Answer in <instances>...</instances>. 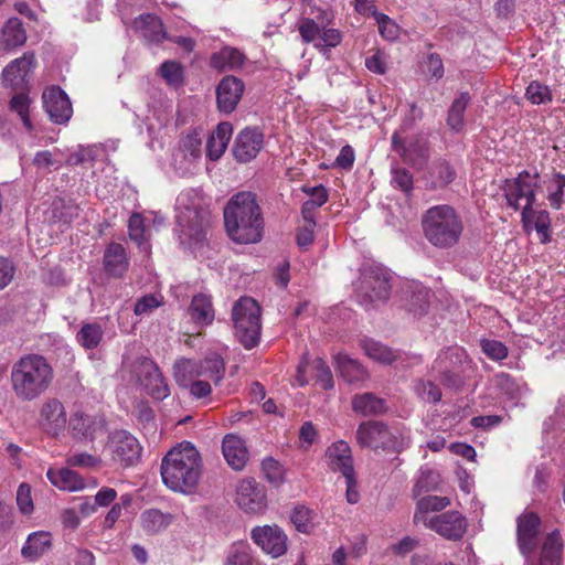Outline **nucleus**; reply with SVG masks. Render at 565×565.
Wrapping results in <instances>:
<instances>
[{
  "label": "nucleus",
  "instance_id": "29",
  "mask_svg": "<svg viewBox=\"0 0 565 565\" xmlns=\"http://www.w3.org/2000/svg\"><path fill=\"white\" fill-rule=\"evenodd\" d=\"M105 271L111 277H122L129 267V257L121 244L110 243L104 252Z\"/></svg>",
  "mask_w": 565,
  "mask_h": 565
},
{
  "label": "nucleus",
  "instance_id": "38",
  "mask_svg": "<svg viewBox=\"0 0 565 565\" xmlns=\"http://www.w3.org/2000/svg\"><path fill=\"white\" fill-rule=\"evenodd\" d=\"M244 62L245 56L239 50L225 46L218 52L213 53L210 64L215 70L224 71L241 67Z\"/></svg>",
  "mask_w": 565,
  "mask_h": 565
},
{
  "label": "nucleus",
  "instance_id": "64",
  "mask_svg": "<svg viewBox=\"0 0 565 565\" xmlns=\"http://www.w3.org/2000/svg\"><path fill=\"white\" fill-rule=\"evenodd\" d=\"M15 275V267L13 263L0 256V290L7 288L13 280Z\"/></svg>",
  "mask_w": 565,
  "mask_h": 565
},
{
  "label": "nucleus",
  "instance_id": "18",
  "mask_svg": "<svg viewBox=\"0 0 565 565\" xmlns=\"http://www.w3.org/2000/svg\"><path fill=\"white\" fill-rule=\"evenodd\" d=\"M250 535L254 543L274 558L287 551V535L277 525L256 526Z\"/></svg>",
  "mask_w": 565,
  "mask_h": 565
},
{
  "label": "nucleus",
  "instance_id": "54",
  "mask_svg": "<svg viewBox=\"0 0 565 565\" xmlns=\"http://www.w3.org/2000/svg\"><path fill=\"white\" fill-rule=\"evenodd\" d=\"M291 522L299 532L308 533L312 527L311 511L306 507H297L292 511Z\"/></svg>",
  "mask_w": 565,
  "mask_h": 565
},
{
  "label": "nucleus",
  "instance_id": "12",
  "mask_svg": "<svg viewBox=\"0 0 565 565\" xmlns=\"http://www.w3.org/2000/svg\"><path fill=\"white\" fill-rule=\"evenodd\" d=\"M137 381L154 399L162 401L170 390L158 365L149 359L139 360L134 369Z\"/></svg>",
  "mask_w": 565,
  "mask_h": 565
},
{
  "label": "nucleus",
  "instance_id": "52",
  "mask_svg": "<svg viewBox=\"0 0 565 565\" xmlns=\"http://www.w3.org/2000/svg\"><path fill=\"white\" fill-rule=\"evenodd\" d=\"M480 345L482 352L491 360L500 361L508 356V348L501 341L482 339Z\"/></svg>",
  "mask_w": 565,
  "mask_h": 565
},
{
  "label": "nucleus",
  "instance_id": "63",
  "mask_svg": "<svg viewBox=\"0 0 565 565\" xmlns=\"http://www.w3.org/2000/svg\"><path fill=\"white\" fill-rule=\"evenodd\" d=\"M97 149L92 146H78L77 149L72 152L67 159L70 164H82L85 162L93 161L95 159Z\"/></svg>",
  "mask_w": 565,
  "mask_h": 565
},
{
  "label": "nucleus",
  "instance_id": "9",
  "mask_svg": "<svg viewBox=\"0 0 565 565\" xmlns=\"http://www.w3.org/2000/svg\"><path fill=\"white\" fill-rule=\"evenodd\" d=\"M173 370L179 385L188 387L192 381L199 377L218 383L224 375V363L221 356L214 354L200 362L186 359L179 360L175 362Z\"/></svg>",
  "mask_w": 565,
  "mask_h": 565
},
{
  "label": "nucleus",
  "instance_id": "33",
  "mask_svg": "<svg viewBox=\"0 0 565 565\" xmlns=\"http://www.w3.org/2000/svg\"><path fill=\"white\" fill-rule=\"evenodd\" d=\"M26 32L18 18H10L1 29L0 44L4 50H13L24 45Z\"/></svg>",
  "mask_w": 565,
  "mask_h": 565
},
{
  "label": "nucleus",
  "instance_id": "44",
  "mask_svg": "<svg viewBox=\"0 0 565 565\" xmlns=\"http://www.w3.org/2000/svg\"><path fill=\"white\" fill-rule=\"evenodd\" d=\"M352 408L354 412L366 416L383 413L385 405L384 401L376 397L374 394L363 393L353 397Z\"/></svg>",
  "mask_w": 565,
  "mask_h": 565
},
{
  "label": "nucleus",
  "instance_id": "3",
  "mask_svg": "<svg viewBox=\"0 0 565 565\" xmlns=\"http://www.w3.org/2000/svg\"><path fill=\"white\" fill-rule=\"evenodd\" d=\"M201 473V456L189 441L172 448L161 462L162 481L174 492L192 493L199 483Z\"/></svg>",
  "mask_w": 565,
  "mask_h": 565
},
{
  "label": "nucleus",
  "instance_id": "16",
  "mask_svg": "<svg viewBox=\"0 0 565 565\" xmlns=\"http://www.w3.org/2000/svg\"><path fill=\"white\" fill-rule=\"evenodd\" d=\"M113 459L125 467L134 466L141 456V446L136 437L126 430L115 431L109 439Z\"/></svg>",
  "mask_w": 565,
  "mask_h": 565
},
{
  "label": "nucleus",
  "instance_id": "56",
  "mask_svg": "<svg viewBox=\"0 0 565 565\" xmlns=\"http://www.w3.org/2000/svg\"><path fill=\"white\" fill-rule=\"evenodd\" d=\"M29 104H30V100H29L28 96H25L23 94H18V95L13 96L11 99V103H10L11 109L14 110L20 116L24 127L28 130H31L32 126H31V121L29 118Z\"/></svg>",
  "mask_w": 565,
  "mask_h": 565
},
{
  "label": "nucleus",
  "instance_id": "40",
  "mask_svg": "<svg viewBox=\"0 0 565 565\" xmlns=\"http://www.w3.org/2000/svg\"><path fill=\"white\" fill-rule=\"evenodd\" d=\"M51 547V534L39 531L31 533L22 546V556L29 559H36Z\"/></svg>",
  "mask_w": 565,
  "mask_h": 565
},
{
  "label": "nucleus",
  "instance_id": "61",
  "mask_svg": "<svg viewBox=\"0 0 565 565\" xmlns=\"http://www.w3.org/2000/svg\"><path fill=\"white\" fill-rule=\"evenodd\" d=\"M416 392L418 396L428 403H436L441 398V392L437 385L433 382H420L416 386Z\"/></svg>",
  "mask_w": 565,
  "mask_h": 565
},
{
  "label": "nucleus",
  "instance_id": "51",
  "mask_svg": "<svg viewBox=\"0 0 565 565\" xmlns=\"http://www.w3.org/2000/svg\"><path fill=\"white\" fill-rule=\"evenodd\" d=\"M312 369L315 371L316 381L321 388L330 390L333 387L332 373L327 363L322 359H315L312 363Z\"/></svg>",
  "mask_w": 565,
  "mask_h": 565
},
{
  "label": "nucleus",
  "instance_id": "47",
  "mask_svg": "<svg viewBox=\"0 0 565 565\" xmlns=\"http://www.w3.org/2000/svg\"><path fill=\"white\" fill-rule=\"evenodd\" d=\"M450 504V500L447 497L428 495L422 498L417 503V511L415 513V521L422 520L420 514L429 511H441Z\"/></svg>",
  "mask_w": 565,
  "mask_h": 565
},
{
  "label": "nucleus",
  "instance_id": "11",
  "mask_svg": "<svg viewBox=\"0 0 565 565\" xmlns=\"http://www.w3.org/2000/svg\"><path fill=\"white\" fill-rule=\"evenodd\" d=\"M202 156V139L196 132L182 137L172 153V166L181 175L193 173Z\"/></svg>",
  "mask_w": 565,
  "mask_h": 565
},
{
  "label": "nucleus",
  "instance_id": "62",
  "mask_svg": "<svg viewBox=\"0 0 565 565\" xmlns=\"http://www.w3.org/2000/svg\"><path fill=\"white\" fill-rule=\"evenodd\" d=\"M17 504L23 514H30L33 512L34 507L29 484L22 483L19 486L17 491Z\"/></svg>",
  "mask_w": 565,
  "mask_h": 565
},
{
  "label": "nucleus",
  "instance_id": "46",
  "mask_svg": "<svg viewBox=\"0 0 565 565\" xmlns=\"http://www.w3.org/2000/svg\"><path fill=\"white\" fill-rule=\"evenodd\" d=\"M524 227L526 230L534 228L541 243L550 242V215L546 211L535 212L531 209L530 223Z\"/></svg>",
  "mask_w": 565,
  "mask_h": 565
},
{
  "label": "nucleus",
  "instance_id": "31",
  "mask_svg": "<svg viewBox=\"0 0 565 565\" xmlns=\"http://www.w3.org/2000/svg\"><path fill=\"white\" fill-rule=\"evenodd\" d=\"M233 127L230 122H221L211 134L206 143V153L211 160H218L225 152L231 140Z\"/></svg>",
  "mask_w": 565,
  "mask_h": 565
},
{
  "label": "nucleus",
  "instance_id": "42",
  "mask_svg": "<svg viewBox=\"0 0 565 565\" xmlns=\"http://www.w3.org/2000/svg\"><path fill=\"white\" fill-rule=\"evenodd\" d=\"M362 348L370 359L379 363L390 364L399 359V354L394 352L391 348L372 339L363 340Z\"/></svg>",
  "mask_w": 565,
  "mask_h": 565
},
{
  "label": "nucleus",
  "instance_id": "23",
  "mask_svg": "<svg viewBox=\"0 0 565 565\" xmlns=\"http://www.w3.org/2000/svg\"><path fill=\"white\" fill-rule=\"evenodd\" d=\"M245 85L235 76H225L216 87V103L220 111L231 114L239 103Z\"/></svg>",
  "mask_w": 565,
  "mask_h": 565
},
{
  "label": "nucleus",
  "instance_id": "60",
  "mask_svg": "<svg viewBox=\"0 0 565 565\" xmlns=\"http://www.w3.org/2000/svg\"><path fill=\"white\" fill-rule=\"evenodd\" d=\"M262 469L271 483L279 484L282 482V469L277 460L274 458H265L262 462Z\"/></svg>",
  "mask_w": 565,
  "mask_h": 565
},
{
  "label": "nucleus",
  "instance_id": "34",
  "mask_svg": "<svg viewBox=\"0 0 565 565\" xmlns=\"http://www.w3.org/2000/svg\"><path fill=\"white\" fill-rule=\"evenodd\" d=\"M191 319L196 326L205 327L214 320V308L211 297L205 294L195 295L189 307Z\"/></svg>",
  "mask_w": 565,
  "mask_h": 565
},
{
  "label": "nucleus",
  "instance_id": "39",
  "mask_svg": "<svg viewBox=\"0 0 565 565\" xmlns=\"http://www.w3.org/2000/svg\"><path fill=\"white\" fill-rule=\"evenodd\" d=\"M563 541L558 531L550 533L542 546L540 565H559L562 561Z\"/></svg>",
  "mask_w": 565,
  "mask_h": 565
},
{
  "label": "nucleus",
  "instance_id": "43",
  "mask_svg": "<svg viewBox=\"0 0 565 565\" xmlns=\"http://www.w3.org/2000/svg\"><path fill=\"white\" fill-rule=\"evenodd\" d=\"M104 338V330L97 322L83 323L76 334V341L85 350L96 349Z\"/></svg>",
  "mask_w": 565,
  "mask_h": 565
},
{
  "label": "nucleus",
  "instance_id": "15",
  "mask_svg": "<svg viewBox=\"0 0 565 565\" xmlns=\"http://www.w3.org/2000/svg\"><path fill=\"white\" fill-rule=\"evenodd\" d=\"M406 129L402 126L392 136V149L413 167L423 166L428 159V147L423 139H413L406 142L404 134Z\"/></svg>",
  "mask_w": 565,
  "mask_h": 565
},
{
  "label": "nucleus",
  "instance_id": "32",
  "mask_svg": "<svg viewBox=\"0 0 565 565\" xmlns=\"http://www.w3.org/2000/svg\"><path fill=\"white\" fill-rule=\"evenodd\" d=\"M132 28L149 42L159 43L166 39L162 22L153 14H142L138 17L134 21Z\"/></svg>",
  "mask_w": 565,
  "mask_h": 565
},
{
  "label": "nucleus",
  "instance_id": "59",
  "mask_svg": "<svg viewBox=\"0 0 565 565\" xmlns=\"http://www.w3.org/2000/svg\"><path fill=\"white\" fill-rule=\"evenodd\" d=\"M564 186H565V177L562 174H554L553 178L550 180L548 190L551 192H550L548 199H550L551 205L555 209H558L561 206Z\"/></svg>",
  "mask_w": 565,
  "mask_h": 565
},
{
  "label": "nucleus",
  "instance_id": "6",
  "mask_svg": "<svg viewBox=\"0 0 565 565\" xmlns=\"http://www.w3.org/2000/svg\"><path fill=\"white\" fill-rule=\"evenodd\" d=\"M232 320L235 337L246 349L258 344L262 324L260 307L250 297L239 298L233 306Z\"/></svg>",
  "mask_w": 565,
  "mask_h": 565
},
{
  "label": "nucleus",
  "instance_id": "28",
  "mask_svg": "<svg viewBox=\"0 0 565 565\" xmlns=\"http://www.w3.org/2000/svg\"><path fill=\"white\" fill-rule=\"evenodd\" d=\"M222 451L227 465L234 470H243L248 461L245 441L236 435L228 434L224 437Z\"/></svg>",
  "mask_w": 565,
  "mask_h": 565
},
{
  "label": "nucleus",
  "instance_id": "48",
  "mask_svg": "<svg viewBox=\"0 0 565 565\" xmlns=\"http://www.w3.org/2000/svg\"><path fill=\"white\" fill-rule=\"evenodd\" d=\"M160 74L170 86H180L183 82V68L175 61H166L160 66Z\"/></svg>",
  "mask_w": 565,
  "mask_h": 565
},
{
  "label": "nucleus",
  "instance_id": "17",
  "mask_svg": "<svg viewBox=\"0 0 565 565\" xmlns=\"http://www.w3.org/2000/svg\"><path fill=\"white\" fill-rule=\"evenodd\" d=\"M68 424L64 404L55 397L43 402L39 413V425L49 435L58 436Z\"/></svg>",
  "mask_w": 565,
  "mask_h": 565
},
{
  "label": "nucleus",
  "instance_id": "8",
  "mask_svg": "<svg viewBox=\"0 0 565 565\" xmlns=\"http://www.w3.org/2000/svg\"><path fill=\"white\" fill-rule=\"evenodd\" d=\"M361 303H376L387 300L391 292L390 271L379 265L365 266L356 286Z\"/></svg>",
  "mask_w": 565,
  "mask_h": 565
},
{
  "label": "nucleus",
  "instance_id": "1",
  "mask_svg": "<svg viewBox=\"0 0 565 565\" xmlns=\"http://www.w3.org/2000/svg\"><path fill=\"white\" fill-rule=\"evenodd\" d=\"M224 224L232 241L238 244L259 242L264 218L256 194L243 191L233 195L224 207Z\"/></svg>",
  "mask_w": 565,
  "mask_h": 565
},
{
  "label": "nucleus",
  "instance_id": "27",
  "mask_svg": "<svg viewBox=\"0 0 565 565\" xmlns=\"http://www.w3.org/2000/svg\"><path fill=\"white\" fill-rule=\"evenodd\" d=\"M540 519L534 513H527L518 520V543L523 555L531 554L536 547Z\"/></svg>",
  "mask_w": 565,
  "mask_h": 565
},
{
  "label": "nucleus",
  "instance_id": "57",
  "mask_svg": "<svg viewBox=\"0 0 565 565\" xmlns=\"http://www.w3.org/2000/svg\"><path fill=\"white\" fill-rule=\"evenodd\" d=\"M392 183L394 186L408 193L413 189V175L405 168L394 167L392 168Z\"/></svg>",
  "mask_w": 565,
  "mask_h": 565
},
{
  "label": "nucleus",
  "instance_id": "24",
  "mask_svg": "<svg viewBox=\"0 0 565 565\" xmlns=\"http://www.w3.org/2000/svg\"><path fill=\"white\" fill-rule=\"evenodd\" d=\"M71 435L79 440H94L105 431L104 420L82 412H75L68 419Z\"/></svg>",
  "mask_w": 565,
  "mask_h": 565
},
{
  "label": "nucleus",
  "instance_id": "2",
  "mask_svg": "<svg viewBox=\"0 0 565 565\" xmlns=\"http://www.w3.org/2000/svg\"><path fill=\"white\" fill-rule=\"evenodd\" d=\"M53 380V366L41 354H24L11 365L10 386L20 402L38 399L49 391Z\"/></svg>",
  "mask_w": 565,
  "mask_h": 565
},
{
  "label": "nucleus",
  "instance_id": "10",
  "mask_svg": "<svg viewBox=\"0 0 565 565\" xmlns=\"http://www.w3.org/2000/svg\"><path fill=\"white\" fill-rule=\"evenodd\" d=\"M539 175L523 171L512 182L508 183L505 198L508 204L515 210L522 209V222L524 226L530 223V213L535 202Z\"/></svg>",
  "mask_w": 565,
  "mask_h": 565
},
{
  "label": "nucleus",
  "instance_id": "53",
  "mask_svg": "<svg viewBox=\"0 0 565 565\" xmlns=\"http://www.w3.org/2000/svg\"><path fill=\"white\" fill-rule=\"evenodd\" d=\"M162 305V297L147 295L137 300L134 312L138 317H145L152 313Z\"/></svg>",
  "mask_w": 565,
  "mask_h": 565
},
{
  "label": "nucleus",
  "instance_id": "41",
  "mask_svg": "<svg viewBox=\"0 0 565 565\" xmlns=\"http://www.w3.org/2000/svg\"><path fill=\"white\" fill-rule=\"evenodd\" d=\"M224 565H258V563L253 556L250 545L245 541H238L228 547Z\"/></svg>",
  "mask_w": 565,
  "mask_h": 565
},
{
  "label": "nucleus",
  "instance_id": "14",
  "mask_svg": "<svg viewBox=\"0 0 565 565\" xmlns=\"http://www.w3.org/2000/svg\"><path fill=\"white\" fill-rule=\"evenodd\" d=\"M424 524L446 540H460L467 531V520L458 511H448L429 519H423Z\"/></svg>",
  "mask_w": 565,
  "mask_h": 565
},
{
  "label": "nucleus",
  "instance_id": "25",
  "mask_svg": "<svg viewBox=\"0 0 565 565\" xmlns=\"http://www.w3.org/2000/svg\"><path fill=\"white\" fill-rule=\"evenodd\" d=\"M35 67V57L31 52L13 60L2 71V79L6 85L13 88L21 87Z\"/></svg>",
  "mask_w": 565,
  "mask_h": 565
},
{
  "label": "nucleus",
  "instance_id": "7",
  "mask_svg": "<svg viewBox=\"0 0 565 565\" xmlns=\"http://www.w3.org/2000/svg\"><path fill=\"white\" fill-rule=\"evenodd\" d=\"M333 14L329 11H319L315 18H302L298 23V31L303 42L313 43L320 52L337 47L342 41L340 30L330 28Z\"/></svg>",
  "mask_w": 565,
  "mask_h": 565
},
{
  "label": "nucleus",
  "instance_id": "21",
  "mask_svg": "<svg viewBox=\"0 0 565 565\" xmlns=\"http://www.w3.org/2000/svg\"><path fill=\"white\" fill-rule=\"evenodd\" d=\"M178 224L181 232L190 242L200 243L204 236L210 223V215L206 211L185 207L178 216Z\"/></svg>",
  "mask_w": 565,
  "mask_h": 565
},
{
  "label": "nucleus",
  "instance_id": "58",
  "mask_svg": "<svg viewBox=\"0 0 565 565\" xmlns=\"http://www.w3.org/2000/svg\"><path fill=\"white\" fill-rule=\"evenodd\" d=\"M129 236L138 245L146 241L145 220L140 214H132L128 222Z\"/></svg>",
  "mask_w": 565,
  "mask_h": 565
},
{
  "label": "nucleus",
  "instance_id": "35",
  "mask_svg": "<svg viewBox=\"0 0 565 565\" xmlns=\"http://www.w3.org/2000/svg\"><path fill=\"white\" fill-rule=\"evenodd\" d=\"M431 189H444L457 178V170L448 160L434 161L428 170Z\"/></svg>",
  "mask_w": 565,
  "mask_h": 565
},
{
  "label": "nucleus",
  "instance_id": "20",
  "mask_svg": "<svg viewBox=\"0 0 565 565\" xmlns=\"http://www.w3.org/2000/svg\"><path fill=\"white\" fill-rule=\"evenodd\" d=\"M43 106L50 119L55 124H65L73 114L72 104L65 94L57 86H51L43 92Z\"/></svg>",
  "mask_w": 565,
  "mask_h": 565
},
{
  "label": "nucleus",
  "instance_id": "19",
  "mask_svg": "<svg viewBox=\"0 0 565 565\" xmlns=\"http://www.w3.org/2000/svg\"><path fill=\"white\" fill-rule=\"evenodd\" d=\"M46 477L54 487L67 492L83 491L98 486L96 478H83L78 472L70 469V467L60 469L50 468L46 472Z\"/></svg>",
  "mask_w": 565,
  "mask_h": 565
},
{
  "label": "nucleus",
  "instance_id": "22",
  "mask_svg": "<svg viewBox=\"0 0 565 565\" xmlns=\"http://www.w3.org/2000/svg\"><path fill=\"white\" fill-rule=\"evenodd\" d=\"M264 145V135L257 128L247 127L236 137L233 153L241 162H248L256 158Z\"/></svg>",
  "mask_w": 565,
  "mask_h": 565
},
{
  "label": "nucleus",
  "instance_id": "13",
  "mask_svg": "<svg viewBox=\"0 0 565 565\" xmlns=\"http://www.w3.org/2000/svg\"><path fill=\"white\" fill-rule=\"evenodd\" d=\"M235 502L245 513L262 514L267 508L265 489L254 479H243L236 487Z\"/></svg>",
  "mask_w": 565,
  "mask_h": 565
},
{
  "label": "nucleus",
  "instance_id": "30",
  "mask_svg": "<svg viewBox=\"0 0 565 565\" xmlns=\"http://www.w3.org/2000/svg\"><path fill=\"white\" fill-rule=\"evenodd\" d=\"M430 296L426 287L413 282L404 290V307L414 317H422L429 308Z\"/></svg>",
  "mask_w": 565,
  "mask_h": 565
},
{
  "label": "nucleus",
  "instance_id": "37",
  "mask_svg": "<svg viewBox=\"0 0 565 565\" xmlns=\"http://www.w3.org/2000/svg\"><path fill=\"white\" fill-rule=\"evenodd\" d=\"M334 362L341 376L350 383L361 382L367 377L365 369L356 360L347 354H337Z\"/></svg>",
  "mask_w": 565,
  "mask_h": 565
},
{
  "label": "nucleus",
  "instance_id": "45",
  "mask_svg": "<svg viewBox=\"0 0 565 565\" xmlns=\"http://www.w3.org/2000/svg\"><path fill=\"white\" fill-rule=\"evenodd\" d=\"M470 102V96L468 93H461L458 98H456L448 111L447 124L448 126L456 131H459L463 127V114Z\"/></svg>",
  "mask_w": 565,
  "mask_h": 565
},
{
  "label": "nucleus",
  "instance_id": "26",
  "mask_svg": "<svg viewBox=\"0 0 565 565\" xmlns=\"http://www.w3.org/2000/svg\"><path fill=\"white\" fill-rule=\"evenodd\" d=\"M327 463L332 471H340L343 477L354 473L351 448L348 443H333L326 452Z\"/></svg>",
  "mask_w": 565,
  "mask_h": 565
},
{
  "label": "nucleus",
  "instance_id": "55",
  "mask_svg": "<svg viewBox=\"0 0 565 565\" xmlns=\"http://www.w3.org/2000/svg\"><path fill=\"white\" fill-rule=\"evenodd\" d=\"M525 96L533 104H544L552 99L551 92L547 86L539 83L532 82L527 88Z\"/></svg>",
  "mask_w": 565,
  "mask_h": 565
},
{
  "label": "nucleus",
  "instance_id": "49",
  "mask_svg": "<svg viewBox=\"0 0 565 565\" xmlns=\"http://www.w3.org/2000/svg\"><path fill=\"white\" fill-rule=\"evenodd\" d=\"M66 463L68 467L96 469L100 466L102 459L88 452H73L66 457Z\"/></svg>",
  "mask_w": 565,
  "mask_h": 565
},
{
  "label": "nucleus",
  "instance_id": "5",
  "mask_svg": "<svg viewBox=\"0 0 565 565\" xmlns=\"http://www.w3.org/2000/svg\"><path fill=\"white\" fill-rule=\"evenodd\" d=\"M356 440L362 447L402 451L409 446V434L404 429H391L381 422L371 420L359 425Z\"/></svg>",
  "mask_w": 565,
  "mask_h": 565
},
{
  "label": "nucleus",
  "instance_id": "4",
  "mask_svg": "<svg viewBox=\"0 0 565 565\" xmlns=\"http://www.w3.org/2000/svg\"><path fill=\"white\" fill-rule=\"evenodd\" d=\"M422 224L426 239L438 248L455 246L463 232V222L460 215L448 204L428 209L423 216Z\"/></svg>",
  "mask_w": 565,
  "mask_h": 565
},
{
  "label": "nucleus",
  "instance_id": "50",
  "mask_svg": "<svg viewBox=\"0 0 565 565\" xmlns=\"http://www.w3.org/2000/svg\"><path fill=\"white\" fill-rule=\"evenodd\" d=\"M374 19L377 22L380 34L387 41H394L399 35V26L386 14L376 13Z\"/></svg>",
  "mask_w": 565,
  "mask_h": 565
},
{
  "label": "nucleus",
  "instance_id": "36",
  "mask_svg": "<svg viewBox=\"0 0 565 565\" xmlns=\"http://www.w3.org/2000/svg\"><path fill=\"white\" fill-rule=\"evenodd\" d=\"M174 520L170 513H163L158 509H149L141 513L140 524L142 530L150 535L164 531Z\"/></svg>",
  "mask_w": 565,
  "mask_h": 565
}]
</instances>
